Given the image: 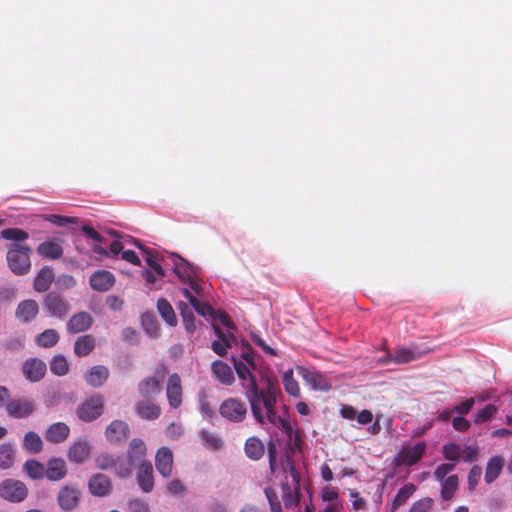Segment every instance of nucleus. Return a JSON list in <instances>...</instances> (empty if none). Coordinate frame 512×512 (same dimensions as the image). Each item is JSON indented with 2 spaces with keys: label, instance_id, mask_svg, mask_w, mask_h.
Instances as JSON below:
<instances>
[{
  "label": "nucleus",
  "instance_id": "6ab92c4d",
  "mask_svg": "<svg viewBox=\"0 0 512 512\" xmlns=\"http://www.w3.org/2000/svg\"><path fill=\"white\" fill-rule=\"evenodd\" d=\"M89 283L93 290L106 292L114 285L115 277L109 271L99 270L90 276Z\"/></svg>",
  "mask_w": 512,
  "mask_h": 512
},
{
  "label": "nucleus",
  "instance_id": "0e129e2a",
  "mask_svg": "<svg viewBox=\"0 0 512 512\" xmlns=\"http://www.w3.org/2000/svg\"><path fill=\"white\" fill-rule=\"evenodd\" d=\"M200 410L203 416L208 419H211L215 416V411L206 399L205 395L200 399Z\"/></svg>",
  "mask_w": 512,
  "mask_h": 512
},
{
  "label": "nucleus",
  "instance_id": "c9c22d12",
  "mask_svg": "<svg viewBox=\"0 0 512 512\" xmlns=\"http://www.w3.org/2000/svg\"><path fill=\"white\" fill-rule=\"evenodd\" d=\"M503 465L504 461L501 457L495 456L489 459L484 476L485 482L488 484L494 482L500 475Z\"/></svg>",
  "mask_w": 512,
  "mask_h": 512
},
{
  "label": "nucleus",
  "instance_id": "bb28decb",
  "mask_svg": "<svg viewBox=\"0 0 512 512\" xmlns=\"http://www.w3.org/2000/svg\"><path fill=\"white\" fill-rule=\"evenodd\" d=\"M67 474L66 463L62 458H51L47 462L45 476L50 481H60Z\"/></svg>",
  "mask_w": 512,
  "mask_h": 512
},
{
  "label": "nucleus",
  "instance_id": "f704fd0d",
  "mask_svg": "<svg viewBox=\"0 0 512 512\" xmlns=\"http://www.w3.org/2000/svg\"><path fill=\"white\" fill-rule=\"evenodd\" d=\"M157 310L163 320L169 326H176L178 321L172 305L165 298H160L157 301Z\"/></svg>",
  "mask_w": 512,
  "mask_h": 512
},
{
  "label": "nucleus",
  "instance_id": "4468645a",
  "mask_svg": "<svg viewBox=\"0 0 512 512\" xmlns=\"http://www.w3.org/2000/svg\"><path fill=\"white\" fill-rule=\"evenodd\" d=\"M128 435L129 426L122 420H113L105 430V437L112 444L125 441L128 438Z\"/></svg>",
  "mask_w": 512,
  "mask_h": 512
},
{
  "label": "nucleus",
  "instance_id": "2f4dec72",
  "mask_svg": "<svg viewBox=\"0 0 512 512\" xmlns=\"http://www.w3.org/2000/svg\"><path fill=\"white\" fill-rule=\"evenodd\" d=\"M245 455L253 460L257 461L261 459L265 453L264 443L256 436L249 437L244 445Z\"/></svg>",
  "mask_w": 512,
  "mask_h": 512
},
{
  "label": "nucleus",
  "instance_id": "58836bf2",
  "mask_svg": "<svg viewBox=\"0 0 512 512\" xmlns=\"http://www.w3.org/2000/svg\"><path fill=\"white\" fill-rule=\"evenodd\" d=\"M15 451L10 443L0 444V469L7 470L14 465Z\"/></svg>",
  "mask_w": 512,
  "mask_h": 512
},
{
  "label": "nucleus",
  "instance_id": "7c9ffc66",
  "mask_svg": "<svg viewBox=\"0 0 512 512\" xmlns=\"http://www.w3.org/2000/svg\"><path fill=\"white\" fill-rule=\"evenodd\" d=\"M37 253L47 259L56 260L62 257L63 248L56 241H44L37 246Z\"/></svg>",
  "mask_w": 512,
  "mask_h": 512
},
{
  "label": "nucleus",
  "instance_id": "423d86ee",
  "mask_svg": "<svg viewBox=\"0 0 512 512\" xmlns=\"http://www.w3.org/2000/svg\"><path fill=\"white\" fill-rule=\"evenodd\" d=\"M28 495L26 485L18 480L6 479L0 483V497L9 502L23 501Z\"/></svg>",
  "mask_w": 512,
  "mask_h": 512
},
{
  "label": "nucleus",
  "instance_id": "f03ea898",
  "mask_svg": "<svg viewBox=\"0 0 512 512\" xmlns=\"http://www.w3.org/2000/svg\"><path fill=\"white\" fill-rule=\"evenodd\" d=\"M31 248L28 245L13 243L8 246L6 260L11 272L17 276L29 273L31 269Z\"/></svg>",
  "mask_w": 512,
  "mask_h": 512
},
{
  "label": "nucleus",
  "instance_id": "774afa93",
  "mask_svg": "<svg viewBox=\"0 0 512 512\" xmlns=\"http://www.w3.org/2000/svg\"><path fill=\"white\" fill-rule=\"evenodd\" d=\"M185 329L188 333H193L196 330L195 317L193 312L182 316Z\"/></svg>",
  "mask_w": 512,
  "mask_h": 512
},
{
  "label": "nucleus",
  "instance_id": "5701e85b",
  "mask_svg": "<svg viewBox=\"0 0 512 512\" xmlns=\"http://www.w3.org/2000/svg\"><path fill=\"white\" fill-rule=\"evenodd\" d=\"M137 482L144 493H149L154 488L153 467L150 462L138 465Z\"/></svg>",
  "mask_w": 512,
  "mask_h": 512
},
{
  "label": "nucleus",
  "instance_id": "3c124183",
  "mask_svg": "<svg viewBox=\"0 0 512 512\" xmlns=\"http://www.w3.org/2000/svg\"><path fill=\"white\" fill-rule=\"evenodd\" d=\"M256 353L254 352V350L252 349V347L246 343L243 347V351L240 355V357H238V359H241L244 363L250 365L253 369H256L257 367V364H256Z\"/></svg>",
  "mask_w": 512,
  "mask_h": 512
},
{
  "label": "nucleus",
  "instance_id": "0eeeda50",
  "mask_svg": "<svg viewBox=\"0 0 512 512\" xmlns=\"http://www.w3.org/2000/svg\"><path fill=\"white\" fill-rule=\"evenodd\" d=\"M35 410V401L26 397L11 399L6 404L8 416L15 419L29 418Z\"/></svg>",
  "mask_w": 512,
  "mask_h": 512
},
{
  "label": "nucleus",
  "instance_id": "b1692460",
  "mask_svg": "<svg viewBox=\"0 0 512 512\" xmlns=\"http://www.w3.org/2000/svg\"><path fill=\"white\" fill-rule=\"evenodd\" d=\"M214 332L219 340L213 341L211 348L217 355L224 356L227 354V349L231 348L235 341V336L230 332H223L218 326H214Z\"/></svg>",
  "mask_w": 512,
  "mask_h": 512
},
{
  "label": "nucleus",
  "instance_id": "69168bd1",
  "mask_svg": "<svg viewBox=\"0 0 512 512\" xmlns=\"http://www.w3.org/2000/svg\"><path fill=\"white\" fill-rule=\"evenodd\" d=\"M47 220H49L51 223L57 225V226H65L68 223H74L75 218L67 217V216H60L56 214H51L47 216Z\"/></svg>",
  "mask_w": 512,
  "mask_h": 512
},
{
  "label": "nucleus",
  "instance_id": "412c9836",
  "mask_svg": "<svg viewBox=\"0 0 512 512\" xmlns=\"http://www.w3.org/2000/svg\"><path fill=\"white\" fill-rule=\"evenodd\" d=\"M127 455L130 466L136 467L143 462H147L145 460L146 445L144 441L139 438L132 439L129 443Z\"/></svg>",
  "mask_w": 512,
  "mask_h": 512
},
{
  "label": "nucleus",
  "instance_id": "13d9d810",
  "mask_svg": "<svg viewBox=\"0 0 512 512\" xmlns=\"http://www.w3.org/2000/svg\"><path fill=\"white\" fill-rule=\"evenodd\" d=\"M265 494L270 503L271 511L272 512H281V505L278 501L275 491L272 488L268 487L265 489Z\"/></svg>",
  "mask_w": 512,
  "mask_h": 512
},
{
  "label": "nucleus",
  "instance_id": "37998d69",
  "mask_svg": "<svg viewBox=\"0 0 512 512\" xmlns=\"http://www.w3.org/2000/svg\"><path fill=\"white\" fill-rule=\"evenodd\" d=\"M458 489V476L450 475L447 477L442 485L441 497L448 501L453 498L456 490Z\"/></svg>",
  "mask_w": 512,
  "mask_h": 512
},
{
  "label": "nucleus",
  "instance_id": "79ce46f5",
  "mask_svg": "<svg viewBox=\"0 0 512 512\" xmlns=\"http://www.w3.org/2000/svg\"><path fill=\"white\" fill-rule=\"evenodd\" d=\"M23 469L30 478L35 480L42 479L46 473L45 466L37 460L26 461Z\"/></svg>",
  "mask_w": 512,
  "mask_h": 512
},
{
  "label": "nucleus",
  "instance_id": "052dcab7",
  "mask_svg": "<svg viewBox=\"0 0 512 512\" xmlns=\"http://www.w3.org/2000/svg\"><path fill=\"white\" fill-rule=\"evenodd\" d=\"M474 404H475L474 398H469V399L465 400L464 402H462L461 404L452 407V411H454L458 414H461V415H466L471 411Z\"/></svg>",
  "mask_w": 512,
  "mask_h": 512
},
{
  "label": "nucleus",
  "instance_id": "c85d7f7f",
  "mask_svg": "<svg viewBox=\"0 0 512 512\" xmlns=\"http://www.w3.org/2000/svg\"><path fill=\"white\" fill-rule=\"evenodd\" d=\"M70 434V428L63 422L53 423L45 432V438L51 443H61L65 441Z\"/></svg>",
  "mask_w": 512,
  "mask_h": 512
},
{
  "label": "nucleus",
  "instance_id": "338daca9",
  "mask_svg": "<svg viewBox=\"0 0 512 512\" xmlns=\"http://www.w3.org/2000/svg\"><path fill=\"white\" fill-rule=\"evenodd\" d=\"M452 426L457 431L466 432L470 428V422L464 417L458 416L453 418Z\"/></svg>",
  "mask_w": 512,
  "mask_h": 512
},
{
  "label": "nucleus",
  "instance_id": "a878e982",
  "mask_svg": "<svg viewBox=\"0 0 512 512\" xmlns=\"http://www.w3.org/2000/svg\"><path fill=\"white\" fill-rule=\"evenodd\" d=\"M91 447L86 440L74 442L68 450V459L76 464L83 463L90 455Z\"/></svg>",
  "mask_w": 512,
  "mask_h": 512
},
{
  "label": "nucleus",
  "instance_id": "a19ab883",
  "mask_svg": "<svg viewBox=\"0 0 512 512\" xmlns=\"http://www.w3.org/2000/svg\"><path fill=\"white\" fill-rule=\"evenodd\" d=\"M60 339L55 329H46L36 336V343L40 347L50 348L55 346Z\"/></svg>",
  "mask_w": 512,
  "mask_h": 512
},
{
  "label": "nucleus",
  "instance_id": "473e14b6",
  "mask_svg": "<svg viewBox=\"0 0 512 512\" xmlns=\"http://www.w3.org/2000/svg\"><path fill=\"white\" fill-rule=\"evenodd\" d=\"M136 412L143 419L154 420L160 416L161 409L150 399H144L137 403Z\"/></svg>",
  "mask_w": 512,
  "mask_h": 512
},
{
  "label": "nucleus",
  "instance_id": "4be33fe9",
  "mask_svg": "<svg viewBox=\"0 0 512 512\" xmlns=\"http://www.w3.org/2000/svg\"><path fill=\"white\" fill-rule=\"evenodd\" d=\"M212 374L225 386H231L235 382L232 368L222 360H215L211 365Z\"/></svg>",
  "mask_w": 512,
  "mask_h": 512
},
{
  "label": "nucleus",
  "instance_id": "a211bd4d",
  "mask_svg": "<svg viewBox=\"0 0 512 512\" xmlns=\"http://www.w3.org/2000/svg\"><path fill=\"white\" fill-rule=\"evenodd\" d=\"M157 471L165 478L171 476L173 469V453L168 447H161L155 455Z\"/></svg>",
  "mask_w": 512,
  "mask_h": 512
},
{
  "label": "nucleus",
  "instance_id": "1a4fd4ad",
  "mask_svg": "<svg viewBox=\"0 0 512 512\" xmlns=\"http://www.w3.org/2000/svg\"><path fill=\"white\" fill-rule=\"evenodd\" d=\"M430 352V349H420L418 346L413 347H399L395 350L394 354H389L382 362L388 360L396 364H406L414 360L420 359L422 356Z\"/></svg>",
  "mask_w": 512,
  "mask_h": 512
},
{
  "label": "nucleus",
  "instance_id": "f257e3e1",
  "mask_svg": "<svg viewBox=\"0 0 512 512\" xmlns=\"http://www.w3.org/2000/svg\"><path fill=\"white\" fill-rule=\"evenodd\" d=\"M231 361L245 390V395L255 421L260 425L270 424L275 428L281 429L291 439L294 431L290 424L286 407L283 406L284 412L282 414L276 412L277 397L280 394L279 384L268 377L265 380L264 388H260L252 372L254 369L250 365L244 363L236 356H232Z\"/></svg>",
  "mask_w": 512,
  "mask_h": 512
},
{
  "label": "nucleus",
  "instance_id": "5fc2aeb1",
  "mask_svg": "<svg viewBox=\"0 0 512 512\" xmlns=\"http://www.w3.org/2000/svg\"><path fill=\"white\" fill-rule=\"evenodd\" d=\"M433 500L432 498L426 497L416 501L409 512H429L432 508Z\"/></svg>",
  "mask_w": 512,
  "mask_h": 512
},
{
  "label": "nucleus",
  "instance_id": "603ef678",
  "mask_svg": "<svg viewBox=\"0 0 512 512\" xmlns=\"http://www.w3.org/2000/svg\"><path fill=\"white\" fill-rule=\"evenodd\" d=\"M443 456L450 461H457L460 458V446L449 443L443 446Z\"/></svg>",
  "mask_w": 512,
  "mask_h": 512
},
{
  "label": "nucleus",
  "instance_id": "864d4df0",
  "mask_svg": "<svg viewBox=\"0 0 512 512\" xmlns=\"http://www.w3.org/2000/svg\"><path fill=\"white\" fill-rule=\"evenodd\" d=\"M191 305L195 311L202 316H213L214 314V310L209 304L202 302L197 298H193Z\"/></svg>",
  "mask_w": 512,
  "mask_h": 512
},
{
  "label": "nucleus",
  "instance_id": "72a5a7b5",
  "mask_svg": "<svg viewBox=\"0 0 512 512\" xmlns=\"http://www.w3.org/2000/svg\"><path fill=\"white\" fill-rule=\"evenodd\" d=\"M95 346H96V341L92 335H90V334L82 335L75 340L74 353L78 357H85V356L89 355L94 350Z\"/></svg>",
  "mask_w": 512,
  "mask_h": 512
},
{
  "label": "nucleus",
  "instance_id": "f3484780",
  "mask_svg": "<svg viewBox=\"0 0 512 512\" xmlns=\"http://www.w3.org/2000/svg\"><path fill=\"white\" fill-rule=\"evenodd\" d=\"M39 313V305L33 299L21 301L15 311V317L22 323L32 322Z\"/></svg>",
  "mask_w": 512,
  "mask_h": 512
},
{
  "label": "nucleus",
  "instance_id": "de8ad7c7",
  "mask_svg": "<svg viewBox=\"0 0 512 512\" xmlns=\"http://www.w3.org/2000/svg\"><path fill=\"white\" fill-rule=\"evenodd\" d=\"M0 235L3 239L14 242H23L29 238V234L20 228L3 229Z\"/></svg>",
  "mask_w": 512,
  "mask_h": 512
},
{
  "label": "nucleus",
  "instance_id": "2eb2a0df",
  "mask_svg": "<svg viewBox=\"0 0 512 512\" xmlns=\"http://www.w3.org/2000/svg\"><path fill=\"white\" fill-rule=\"evenodd\" d=\"M94 319L88 312L81 311L71 316L67 322V331L71 334L85 332L91 328Z\"/></svg>",
  "mask_w": 512,
  "mask_h": 512
},
{
  "label": "nucleus",
  "instance_id": "e433bc0d",
  "mask_svg": "<svg viewBox=\"0 0 512 512\" xmlns=\"http://www.w3.org/2000/svg\"><path fill=\"white\" fill-rule=\"evenodd\" d=\"M23 448L32 454L40 453L43 449V441L36 432L29 431L24 435Z\"/></svg>",
  "mask_w": 512,
  "mask_h": 512
},
{
  "label": "nucleus",
  "instance_id": "6e6552de",
  "mask_svg": "<svg viewBox=\"0 0 512 512\" xmlns=\"http://www.w3.org/2000/svg\"><path fill=\"white\" fill-rule=\"evenodd\" d=\"M426 451V443L418 442L414 446H403L399 451L395 462L398 465L413 466L423 457Z\"/></svg>",
  "mask_w": 512,
  "mask_h": 512
},
{
  "label": "nucleus",
  "instance_id": "f8f14e48",
  "mask_svg": "<svg viewBox=\"0 0 512 512\" xmlns=\"http://www.w3.org/2000/svg\"><path fill=\"white\" fill-rule=\"evenodd\" d=\"M301 376L316 391L327 392L332 389L331 381L317 370L301 368Z\"/></svg>",
  "mask_w": 512,
  "mask_h": 512
},
{
  "label": "nucleus",
  "instance_id": "20e7f679",
  "mask_svg": "<svg viewBox=\"0 0 512 512\" xmlns=\"http://www.w3.org/2000/svg\"><path fill=\"white\" fill-rule=\"evenodd\" d=\"M104 409V399L100 394L94 395L81 403L76 410L78 418L83 422H91L100 417Z\"/></svg>",
  "mask_w": 512,
  "mask_h": 512
},
{
  "label": "nucleus",
  "instance_id": "09e8293b",
  "mask_svg": "<svg viewBox=\"0 0 512 512\" xmlns=\"http://www.w3.org/2000/svg\"><path fill=\"white\" fill-rule=\"evenodd\" d=\"M118 458L109 453H101L95 458L96 467L101 470H108L116 467Z\"/></svg>",
  "mask_w": 512,
  "mask_h": 512
},
{
  "label": "nucleus",
  "instance_id": "680f3d73",
  "mask_svg": "<svg viewBox=\"0 0 512 512\" xmlns=\"http://www.w3.org/2000/svg\"><path fill=\"white\" fill-rule=\"evenodd\" d=\"M149 505L141 499H133L129 501L130 512H149Z\"/></svg>",
  "mask_w": 512,
  "mask_h": 512
},
{
  "label": "nucleus",
  "instance_id": "9b49d317",
  "mask_svg": "<svg viewBox=\"0 0 512 512\" xmlns=\"http://www.w3.org/2000/svg\"><path fill=\"white\" fill-rule=\"evenodd\" d=\"M166 395L171 408L177 409L181 406L183 401V388L181 378L177 373H173L168 377Z\"/></svg>",
  "mask_w": 512,
  "mask_h": 512
},
{
  "label": "nucleus",
  "instance_id": "49530a36",
  "mask_svg": "<svg viewBox=\"0 0 512 512\" xmlns=\"http://www.w3.org/2000/svg\"><path fill=\"white\" fill-rule=\"evenodd\" d=\"M497 412L498 408L495 405H486L484 408L479 409L474 413V422L476 424L485 423L489 421L491 418H493L497 414Z\"/></svg>",
  "mask_w": 512,
  "mask_h": 512
},
{
  "label": "nucleus",
  "instance_id": "ea45409f",
  "mask_svg": "<svg viewBox=\"0 0 512 512\" xmlns=\"http://www.w3.org/2000/svg\"><path fill=\"white\" fill-rule=\"evenodd\" d=\"M133 242L137 247H139V249H141L146 254L145 261L147 265L150 267L149 270H153L158 277H164V270L162 266L157 262L156 255L152 251L144 247L142 244H140L138 240L133 239Z\"/></svg>",
  "mask_w": 512,
  "mask_h": 512
},
{
  "label": "nucleus",
  "instance_id": "4c0bfd02",
  "mask_svg": "<svg viewBox=\"0 0 512 512\" xmlns=\"http://www.w3.org/2000/svg\"><path fill=\"white\" fill-rule=\"evenodd\" d=\"M415 490L416 486L412 483H408L400 488L393 499L391 506L392 512L396 511L400 506L404 505L415 492Z\"/></svg>",
  "mask_w": 512,
  "mask_h": 512
},
{
  "label": "nucleus",
  "instance_id": "c756f323",
  "mask_svg": "<svg viewBox=\"0 0 512 512\" xmlns=\"http://www.w3.org/2000/svg\"><path fill=\"white\" fill-rule=\"evenodd\" d=\"M53 280V270L48 266H44L38 271L37 275L35 276L33 288L36 292L39 293L46 292L50 288Z\"/></svg>",
  "mask_w": 512,
  "mask_h": 512
},
{
  "label": "nucleus",
  "instance_id": "8fccbe9b",
  "mask_svg": "<svg viewBox=\"0 0 512 512\" xmlns=\"http://www.w3.org/2000/svg\"><path fill=\"white\" fill-rule=\"evenodd\" d=\"M201 438L210 448L218 449L223 446L222 439L214 432L203 430L201 432Z\"/></svg>",
  "mask_w": 512,
  "mask_h": 512
},
{
  "label": "nucleus",
  "instance_id": "c03bdc74",
  "mask_svg": "<svg viewBox=\"0 0 512 512\" xmlns=\"http://www.w3.org/2000/svg\"><path fill=\"white\" fill-rule=\"evenodd\" d=\"M283 385L285 391L294 397L300 396V387L298 382L294 379L293 370L289 369L283 374Z\"/></svg>",
  "mask_w": 512,
  "mask_h": 512
},
{
  "label": "nucleus",
  "instance_id": "39448f33",
  "mask_svg": "<svg viewBox=\"0 0 512 512\" xmlns=\"http://www.w3.org/2000/svg\"><path fill=\"white\" fill-rule=\"evenodd\" d=\"M70 305L68 301L57 292H49L43 301V309L50 317L64 319L69 311Z\"/></svg>",
  "mask_w": 512,
  "mask_h": 512
},
{
  "label": "nucleus",
  "instance_id": "ddd939ff",
  "mask_svg": "<svg viewBox=\"0 0 512 512\" xmlns=\"http://www.w3.org/2000/svg\"><path fill=\"white\" fill-rule=\"evenodd\" d=\"M171 258L173 263V270L182 283L186 284L192 277L194 278L197 276V266L190 264L184 258L175 254H173Z\"/></svg>",
  "mask_w": 512,
  "mask_h": 512
},
{
  "label": "nucleus",
  "instance_id": "cd10ccee",
  "mask_svg": "<svg viewBox=\"0 0 512 512\" xmlns=\"http://www.w3.org/2000/svg\"><path fill=\"white\" fill-rule=\"evenodd\" d=\"M138 390L144 399H151L161 393V381L156 377H146L138 384Z\"/></svg>",
  "mask_w": 512,
  "mask_h": 512
},
{
  "label": "nucleus",
  "instance_id": "6e6d98bb",
  "mask_svg": "<svg viewBox=\"0 0 512 512\" xmlns=\"http://www.w3.org/2000/svg\"><path fill=\"white\" fill-rule=\"evenodd\" d=\"M481 475H482L481 467L475 465L470 469L469 474H468L469 489L473 490L476 487V485L478 484V482L481 478Z\"/></svg>",
  "mask_w": 512,
  "mask_h": 512
},
{
  "label": "nucleus",
  "instance_id": "bf43d9fd",
  "mask_svg": "<svg viewBox=\"0 0 512 512\" xmlns=\"http://www.w3.org/2000/svg\"><path fill=\"white\" fill-rule=\"evenodd\" d=\"M142 323L145 330L150 334H156L158 331V323L151 315H144L142 318Z\"/></svg>",
  "mask_w": 512,
  "mask_h": 512
},
{
  "label": "nucleus",
  "instance_id": "4d7b16f0",
  "mask_svg": "<svg viewBox=\"0 0 512 512\" xmlns=\"http://www.w3.org/2000/svg\"><path fill=\"white\" fill-rule=\"evenodd\" d=\"M455 468L454 464L444 463L439 465L434 471V477L438 481H442Z\"/></svg>",
  "mask_w": 512,
  "mask_h": 512
},
{
  "label": "nucleus",
  "instance_id": "e2e57ef3",
  "mask_svg": "<svg viewBox=\"0 0 512 512\" xmlns=\"http://www.w3.org/2000/svg\"><path fill=\"white\" fill-rule=\"evenodd\" d=\"M23 346H24V338L20 337V336L13 337V338L7 340L4 344V347L10 351H18V350L22 349Z\"/></svg>",
  "mask_w": 512,
  "mask_h": 512
},
{
  "label": "nucleus",
  "instance_id": "dca6fc26",
  "mask_svg": "<svg viewBox=\"0 0 512 512\" xmlns=\"http://www.w3.org/2000/svg\"><path fill=\"white\" fill-rule=\"evenodd\" d=\"M88 489L93 496L105 497L111 492L112 484L108 476L97 473L89 479Z\"/></svg>",
  "mask_w": 512,
  "mask_h": 512
},
{
  "label": "nucleus",
  "instance_id": "393cba45",
  "mask_svg": "<svg viewBox=\"0 0 512 512\" xmlns=\"http://www.w3.org/2000/svg\"><path fill=\"white\" fill-rule=\"evenodd\" d=\"M109 377V370L103 365L91 367L85 374L84 379L91 387H101Z\"/></svg>",
  "mask_w": 512,
  "mask_h": 512
},
{
  "label": "nucleus",
  "instance_id": "aec40b11",
  "mask_svg": "<svg viewBox=\"0 0 512 512\" xmlns=\"http://www.w3.org/2000/svg\"><path fill=\"white\" fill-rule=\"evenodd\" d=\"M23 373L31 382L41 380L46 373V364L37 358H31L24 362Z\"/></svg>",
  "mask_w": 512,
  "mask_h": 512
},
{
  "label": "nucleus",
  "instance_id": "7ed1b4c3",
  "mask_svg": "<svg viewBox=\"0 0 512 512\" xmlns=\"http://www.w3.org/2000/svg\"><path fill=\"white\" fill-rule=\"evenodd\" d=\"M247 412L246 404L239 398H227L219 406L221 417L232 423L243 422L246 419Z\"/></svg>",
  "mask_w": 512,
  "mask_h": 512
},
{
  "label": "nucleus",
  "instance_id": "a18cd8bd",
  "mask_svg": "<svg viewBox=\"0 0 512 512\" xmlns=\"http://www.w3.org/2000/svg\"><path fill=\"white\" fill-rule=\"evenodd\" d=\"M50 371L57 376H64L69 371V366L66 358L61 355H55L50 362Z\"/></svg>",
  "mask_w": 512,
  "mask_h": 512
},
{
  "label": "nucleus",
  "instance_id": "9d476101",
  "mask_svg": "<svg viewBox=\"0 0 512 512\" xmlns=\"http://www.w3.org/2000/svg\"><path fill=\"white\" fill-rule=\"evenodd\" d=\"M81 491L75 485L63 486L57 495V503L63 511H72L79 505Z\"/></svg>",
  "mask_w": 512,
  "mask_h": 512
}]
</instances>
